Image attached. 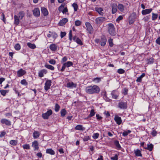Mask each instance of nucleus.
Instances as JSON below:
<instances>
[{
	"label": "nucleus",
	"instance_id": "obj_1",
	"mask_svg": "<svg viewBox=\"0 0 160 160\" xmlns=\"http://www.w3.org/2000/svg\"><path fill=\"white\" fill-rule=\"evenodd\" d=\"M108 31L109 33L112 36H115L116 35V32L113 24L110 23L108 24Z\"/></svg>",
	"mask_w": 160,
	"mask_h": 160
},
{
	"label": "nucleus",
	"instance_id": "obj_2",
	"mask_svg": "<svg viewBox=\"0 0 160 160\" xmlns=\"http://www.w3.org/2000/svg\"><path fill=\"white\" fill-rule=\"evenodd\" d=\"M73 65V63L72 62L70 61H68L67 62L64 63L63 64L62 68L59 70V71L62 72L65 70L66 68H69L72 66Z\"/></svg>",
	"mask_w": 160,
	"mask_h": 160
},
{
	"label": "nucleus",
	"instance_id": "obj_3",
	"mask_svg": "<svg viewBox=\"0 0 160 160\" xmlns=\"http://www.w3.org/2000/svg\"><path fill=\"white\" fill-rule=\"evenodd\" d=\"M85 25L88 32L90 34H92L93 32V29L91 24L88 22H87L85 23Z\"/></svg>",
	"mask_w": 160,
	"mask_h": 160
},
{
	"label": "nucleus",
	"instance_id": "obj_4",
	"mask_svg": "<svg viewBox=\"0 0 160 160\" xmlns=\"http://www.w3.org/2000/svg\"><path fill=\"white\" fill-rule=\"evenodd\" d=\"M52 110L49 109L46 112L42 113V117L44 119H47L52 114Z\"/></svg>",
	"mask_w": 160,
	"mask_h": 160
},
{
	"label": "nucleus",
	"instance_id": "obj_5",
	"mask_svg": "<svg viewBox=\"0 0 160 160\" xmlns=\"http://www.w3.org/2000/svg\"><path fill=\"white\" fill-rule=\"evenodd\" d=\"M127 103L126 102L121 101L118 104V107L121 109H125L127 108Z\"/></svg>",
	"mask_w": 160,
	"mask_h": 160
},
{
	"label": "nucleus",
	"instance_id": "obj_6",
	"mask_svg": "<svg viewBox=\"0 0 160 160\" xmlns=\"http://www.w3.org/2000/svg\"><path fill=\"white\" fill-rule=\"evenodd\" d=\"M26 73L25 70L22 68L20 69L17 72V75L18 77H21L25 75Z\"/></svg>",
	"mask_w": 160,
	"mask_h": 160
},
{
	"label": "nucleus",
	"instance_id": "obj_7",
	"mask_svg": "<svg viewBox=\"0 0 160 160\" xmlns=\"http://www.w3.org/2000/svg\"><path fill=\"white\" fill-rule=\"evenodd\" d=\"M105 18L104 17H98L96 18L95 21L97 24H100L102 23L105 21Z\"/></svg>",
	"mask_w": 160,
	"mask_h": 160
},
{
	"label": "nucleus",
	"instance_id": "obj_8",
	"mask_svg": "<svg viewBox=\"0 0 160 160\" xmlns=\"http://www.w3.org/2000/svg\"><path fill=\"white\" fill-rule=\"evenodd\" d=\"M52 81L51 80H48L45 82L44 86L45 90H48L49 89L51 85Z\"/></svg>",
	"mask_w": 160,
	"mask_h": 160
},
{
	"label": "nucleus",
	"instance_id": "obj_9",
	"mask_svg": "<svg viewBox=\"0 0 160 160\" xmlns=\"http://www.w3.org/2000/svg\"><path fill=\"white\" fill-rule=\"evenodd\" d=\"M49 32L51 33V34H48L47 35V37L48 38L52 37L55 40L57 38L58 35L55 32L49 31Z\"/></svg>",
	"mask_w": 160,
	"mask_h": 160
},
{
	"label": "nucleus",
	"instance_id": "obj_10",
	"mask_svg": "<svg viewBox=\"0 0 160 160\" xmlns=\"http://www.w3.org/2000/svg\"><path fill=\"white\" fill-rule=\"evenodd\" d=\"M95 10L100 15L102 16L103 15V9L102 8L100 7H96L95 8Z\"/></svg>",
	"mask_w": 160,
	"mask_h": 160
},
{
	"label": "nucleus",
	"instance_id": "obj_11",
	"mask_svg": "<svg viewBox=\"0 0 160 160\" xmlns=\"http://www.w3.org/2000/svg\"><path fill=\"white\" fill-rule=\"evenodd\" d=\"M111 6L112 9V12L113 14L116 13L117 11V5L116 4L113 3L111 5Z\"/></svg>",
	"mask_w": 160,
	"mask_h": 160
},
{
	"label": "nucleus",
	"instance_id": "obj_12",
	"mask_svg": "<svg viewBox=\"0 0 160 160\" xmlns=\"http://www.w3.org/2000/svg\"><path fill=\"white\" fill-rule=\"evenodd\" d=\"M38 143L37 141H35L32 142V146L34 148V150H38Z\"/></svg>",
	"mask_w": 160,
	"mask_h": 160
},
{
	"label": "nucleus",
	"instance_id": "obj_13",
	"mask_svg": "<svg viewBox=\"0 0 160 160\" xmlns=\"http://www.w3.org/2000/svg\"><path fill=\"white\" fill-rule=\"evenodd\" d=\"M68 19L67 18H64L59 21L58 24L60 26H62L65 25V24L68 22Z\"/></svg>",
	"mask_w": 160,
	"mask_h": 160
},
{
	"label": "nucleus",
	"instance_id": "obj_14",
	"mask_svg": "<svg viewBox=\"0 0 160 160\" xmlns=\"http://www.w3.org/2000/svg\"><path fill=\"white\" fill-rule=\"evenodd\" d=\"M47 72V70L45 69H42L38 72V75L39 77L42 78L44 76V74H46Z\"/></svg>",
	"mask_w": 160,
	"mask_h": 160
},
{
	"label": "nucleus",
	"instance_id": "obj_15",
	"mask_svg": "<svg viewBox=\"0 0 160 160\" xmlns=\"http://www.w3.org/2000/svg\"><path fill=\"white\" fill-rule=\"evenodd\" d=\"M114 119L115 121L116 122L117 124L118 125H120L122 122V120L121 118L117 115H115V116Z\"/></svg>",
	"mask_w": 160,
	"mask_h": 160
},
{
	"label": "nucleus",
	"instance_id": "obj_16",
	"mask_svg": "<svg viewBox=\"0 0 160 160\" xmlns=\"http://www.w3.org/2000/svg\"><path fill=\"white\" fill-rule=\"evenodd\" d=\"M73 40L74 41L76 42L78 44L80 45H82L83 43L81 40L78 38L76 36H74L73 37Z\"/></svg>",
	"mask_w": 160,
	"mask_h": 160
},
{
	"label": "nucleus",
	"instance_id": "obj_17",
	"mask_svg": "<svg viewBox=\"0 0 160 160\" xmlns=\"http://www.w3.org/2000/svg\"><path fill=\"white\" fill-rule=\"evenodd\" d=\"M77 86L76 83H74L72 82H69L67 83V87L68 88H76Z\"/></svg>",
	"mask_w": 160,
	"mask_h": 160
},
{
	"label": "nucleus",
	"instance_id": "obj_18",
	"mask_svg": "<svg viewBox=\"0 0 160 160\" xmlns=\"http://www.w3.org/2000/svg\"><path fill=\"white\" fill-rule=\"evenodd\" d=\"M99 87L95 85L92 86H89L87 89V90H99Z\"/></svg>",
	"mask_w": 160,
	"mask_h": 160
},
{
	"label": "nucleus",
	"instance_id": "obj_19",
	"mask_svg": "<svg viewBox=\"0 0 160 160\" xmlns=\"http://www.w3.org/2000/svg\"><path fill=\"white\" fill-rule=\"evenodd\" d=\"M152 8L146 9L142 11V13L143 15H145L149 14L152 11Z\"/></svg>",
	"mask_w": 160,
	"mask_h": 160
},
{
	"label": "nucleus",
	"instance_id": "obj_20",
	"mask_svg": "<svg viewBox=\"0 0 160 160\" xmlns=\"http://www.w3.org/2000/svg\"><path fill=\"white\" fill-rule=\"evenodd\" d=\"M41 11L42 13L44 16H47L48 14V12L47 9L44 7L41 8Z\"/></svg>",
	"mask_w": 160,
	"mask_h": 160
},
{
	"label": "nucleus",
	"instance_id": "obj_21",
	"mask_svg": "<svg viewBox=\"0 0 160 160\" xmlns=\"http://www.w3.org/2000/svg\"><path fill=\"white\" fill-rule=\"evenodd\" d=\"M1 122L2 124H5L7 125H10L11 124V122L6 119H2L1 121Z\"/></svg>",
	"mask_w": 160,
	"mask_h": 160
},
{
	"label": "nucleus",
	"instance_id": "obj_22",
	"mask_svg": "<svg viewBox=\"0 0 160 160\" xmlns=\"http://www.w3.org/2000/svg\"><path fill=\"white\" fill-rule=\"evenodd\" d=\"M33 14L35 16H38L40 15L39 9L37 8H35L33 10Z\"/></svg>",
	"mask_w": 160,
	"mask_h": 160
},
{
	"label": "nucleus",
	"instance_id": "obj_23",
	"mask_svg": "<svg viewBox=\"0 0 160 160\" xmlns=\"http://www.w3.org/2000/svg\"><path fill=\"white\" fill-rule=\"evenodd\" d=\"M14 24L17 25H18L20 22V19L17 15H15L14 17Z\"/></svg>",
	"mask_w": 160,
	"mask_h": 160
},
{
	"label": "nucleus",
	"instance_id": "obj_24",
	"mask_svg": "<svg viewBox=\"0 0 160 160\" xmlns=\"http://www.w3.org/2000/svg\"><path fill=\"white\" fill-rule=\"evenodd\" d=\"M134 154L137 157H142L141 152L138 149H137L134 150Z\"/></svg>",
	"mask_w": 160,
	"mask_h": 160
},
{
	"label": "nucleus",
	"instance_id": "obj_25",
	"mask_svg": "<svg viewBox=\"0 0 160 160\" xmlns=\"http://www.w3.org/2000/svg\"><path fill=\"white\" fill-rule=\"evenodd\" d=\"M57 48V45L55 44H52L49 46L50 49L52 51H55Z\"/></svg>",
	"mask_w": 160,
	"mask_h": 160
},
{
	"label": "nucleus",
	"instance_id": "obj_26",
	"mask_svg": "<svg viewBox=\"0 0 160 160\" xmlns=\"http://www.w3.org/2000/svg\"><path fill=\"white\" fill-rule=\"evenodd\" d=\"M153 148V145L152 144H148L147 145V147H144V148L150 151H151Z\"/></svg>",
	"mask_w": 160,
	"mask_h": 160
},
{
	"label": "nucleus",
	"instance_id": "obj_27",
	"mask_svg": "<svg viewBox=\"0 0 160 160\" xmlns=\"http://www.w3.org/2000/svg\"><path fill=\"white\" fill-rule=\"evenodd\" d=\"M145 76V73H142L141 76L137 78L136 80V82H141L142 81V78L144 77Z\"/></svg>",
	"mask_w": 160,
	"mask_h": 160
},
{
	"label": "nucleus",
	"instance_id": "obj_28",
	"mask_svg": "<svg viewBox=\"0 0 160 160\" xmlns=\"http://www.w3.org/2000/svg\"><path fill=\"white\" fill-rule=\"evenodd\" d=\"M20 19H22L25 16V13L23 11L19 12L17 15Z\"/></svg>",
	"mask_w": 160,
	"mask_h": 160
},
{
	"label": "nucleus",
	"instance_id": "obj_29",
	"mask_svg": "<svg viewBox=\"0 0 160 160\" xmlns=\"http://www.w3.org/2000/svg\"><path fill=\"white\" fill-rule=\"evenodd\" d=\"M114 143L117 149H120L121 148V145L118 141L115 140L114 141Z\"/></svg>",
	"mask_w": 160,
	"mask_h": 160
},
{
	"label": "nucleus",
	"instance_id": "obj_30",
	"mask_svg": "<svg viewBox=\"0 0 160 160\" xmlns=\"http://www.w3.org/2000/svg\"><path fill=\"white\" fill-rule=\"evenodd\" d=\"M46 152L51 155H53L55 154V152L51 148L47 149L46 150Z\"/></svg>",
	"mask_w": 160,
	"mask_h": 160
},
{
	"label": "nucleus",
	"instance_id": "obj_31",
	"mask_svg": "<svg viewBox=\"0 0 160 160\" xmlns=\"http://www.w3.org/2000/svg\"><path fill=\"white\" fill-rule=\"evenodd\" d=\"M75 129L76 130H83L85 128L82 125H78L75 127Z\"/></svg>",
	"mask_w": 160,
	"mask_h": 160
},
{
	"label": "nucleus",
	"instance_id": "obj_32",
	"mask_svg": "<svg viewBox=\"0 0 160 160\" xmlns=\"http://www.w3.org/2000/svg\"><path fill=\"white\" fill-rule=\"evenodd\" d=\"M40 135V133L38 131H35L33 133V136L35 139L38 138Z\"/></svg>",
	"mask_w": 160,
	"mask_h": 160
},
{
	"label": "nucleus",
	"instance_id": "obj_33",
	"mask_svg": "<svg viewBox=\"0 0 160 160\" xmlns=\"http://www.w3.org/2000/svg\"><path fill=\"white\" fill-rule=\"evenodd\" d=\"M101 80V78L97 77L93 79L92 80V81L95 82V83H98Z\"/></svg>",
	"mask_w": 160,
	"mask_h": 160
},
{
	"label": "nucleus",
	"instance_id": "obj_34",
	"mask_svg": "<svg viewBox=\"0 0 160 160\" xmlns=\"http://www.w3.org/2000/svg\"><path fill=\"white\" fill-rule=\"evenodd\" d=\"M28 46L30 48L34 49L36 48V46L34 44H32L30 42L27 43Z\"/></svg>",
	"mask_w": 160,
	"mask_h": 160
},
{
	"label": "nucleus",
	"instance_id": "obj_35",
	"mask_svg": "<svg viewBox=\"0 0 160 160\" xmlns=\"http://www.w3.org/2000/svg\"><path fill=\"white\" fill-rule=\"evenodd\" d=\"M45 67L46 68L51 70H54V68L53 66L48 64H46L45 65Z\"/></svg>",
	"mask_w": 160,
	"mask_h": 160
},
{
	"label": "nucleus",
	"instance_id": "obj_36",
	"mask_svg": "<svg viewBox=\"0 0 160 160\" xmlns=\"http://www.w3.org/2000/svg\"><path fill=\"white\" fill-rule=\"evenodd\" d=\"M118 9L121 12H123L124 11V6L122 4H119L117 6Z\"/></svg>",
	"mask_w": 160,
	"mask_h": 160
},
{
	"label": "nucleus",
	"instance_id": "obj_37",
	"mask_svg": "<svg viewBox=\"0 0 160 160\" xmlns=\"http://www.w3.org/2000/svg\"><path fill=\"white\" fill-rule=\"evenodd\" d=\"M107 39L105 38H102V41L101 42V45L102 46H104L106 43Z\"/></svg>",
	"mask_w": 160,
	"mask_h": 160
},
{
	"label": "nucleus",
	"instance_id": "obj_38",
	"mask_svg": "<svg viewBox=\"0 0 160 160\" xmlns=\"http://www.w3.org/2000/svg\"><path fill=\"white\" fill-rule=\"evenodd\" d=\"M67 113V111L65 109H62L60 111L61 116L64 117L65 116Z\"/></svg>",
	"mask_w": 160,
	"mask_h": 160
},
{
	"label": "nucleus",
	"instance_id": "obj_39",
	"mask_svg": "<svg viewBox=\"0 0 160 160\" xmlns=\"http://www.w3.org/2000/svg\"><path fill=\"white\" fill-rule=\"evenodd\" d=\"M10 144L13 146L16 145L18 143V141L16 140H11L9 142Z\"/></svg>",
	"mask_w": 160,
	"mask_h": 160
},
{
	"label": "nucleus",
	"instance_id": "obj_40",
	"mask_svg": "<svg viewBox=\"0 0 160 160\" xmlns=\"http://www.w3.org/2000/svg\"><path fill=\"white\" fill-rule=\"evenodd\" d=\"M99 91H86L87 93L89 94L93 93H97L99 92Z\"/></svg>",
	"mask_w": 160,
	"mask_h": 160
},
{
	"label": "nucleus",
	"instance_id": "obj_41",
	"mask_svg": "<svg viewBox=\"0 0 160 160\" xmlns=\"http://www.w3.org/2000/svg\"><path fill=\"white\" fill-rule=\"evenodd\" d=\"M22 147L24 149L29 150L30 149V146L29 144H24L22 146Z\"/></svg>",
	"mask_w": 160,
	"mask_h": 160
},
{
	"label": "nucleus",
	"instance_id": "obj_42",
	"mask_svg": "<svg viewBox=\"0 0 160 160\" xmlns=\"http://www.w3.org/2000/svg\"><path fill=\"white\" fill-rule=\"evenodd\" d=\"M131 132L130 130H128L127 131H124L122 133V135L124 136H126L128 135V134L131 133Z\"/></svg>",
	"mask_w": 160,
	"mask_h": 160
},
{
	"label": "nucleus",
	"instance_id": "obj_43",
	"mask_svg": "<svg viewBox=\"0 0 160 160\" xmlns=\"http://www.w3.org/2000/svg\"><path fill=\"white\" fill-rule=\"evenodd\" d=\"M95 114V112L93 109H92L90 111V114L88 116V118L92 117L94 116Z\"/></svg>",
	"mask_w": 160,
	"mask_h": 160
},
{
	"label": "nucleus",
	"instance_id": "obj_44",
	"mask_svg": "<svg viewBox=\"0 0 160 160\" xmlns=\"http://www.w3.org/2000/svg\"><path fill=\"white\" fill-rule=\"evenodd\" d=\"M62 12L63 14H66L68 15L69 14V13L68 12V9L67 7H66L64 8L63 11H62Z\"/></svg>",
	"mask_w": 160,
	"mask_h": 160
},
{
	"label": "nucleus",
	"instance_id": "obj_45",
	"mask_svg": "<svg viewBox=\"0 0 160 160\" xmlns=\"http://www.w3.org/2000/svg\"><path fill=\"white\" fill-rule=\"evenodd\" d=\"M23 85L26 86L28 85V83L25 79L22 80L20 82Z\"/></svg>",
	"mask_w": 160,
	"mask_h": 160
},
{
	"label": "nucleus",
	"instance_id": "obj_46",
	"mask_svg": "<svg viewBox=\"0 0 160 160\" xmlns=\"http://www.w3.org/2000/svg\"><path fill=\"white\" fill-rule=\"evenodd\" d=\"M72 6L74 8V11H77L78 8L77 4L76 3H73L72 5Z\"/></svg>",
	"mask_w": 160,
	"mask_h": 160
},
{
	"label": "nucleus",
	"instance_id": "obj_47",
	"mask_svg": "<svg viewBox=\"0 0 160 160\" xmlns=\"http://www.w3.org/2000/svg\"><path fill=\"white\" fill-rule=\"evenodd\" d=\"M82 23V22L80 20H77L75 21V25L76 26H80Z\"/></svg>",
	"mask_w": 160,
	"mask_h": 160
},
{
	"label": "nucleus",
	"instance_id": "obj_48",
	"mask_svg": "<svg viewBox=\"0 0 160 160\" xmlns=\"http://www.w3.org/2000/svg\"><path fill=\"white\" fill-rule=\"evenodd\" d=\"M152 20H156L157 18L158 17V14H155L154 13H152Z\"/></svg>",
	"mask_w": 160,
	"mask_h": 160
},
{
	"label": "nucleus",
	"instance_id": "obj_49",
	"mask_svg": "<svg viewBox=\"0 0 160 160\" xmlns=\"http://www.w3.org/2000/svg\"><path fill=\"white\" fill-rule=\"evenodd\" d=\"M60 108V106L57 103L56 104L55 107V111L56 112H58Z\"/></svg>",
	"mask_w": 160,
	"mask_h": 160
},
{
	"label": "nucleus",
	"instance_id": "obj_50",
	"mask_svg": "<svg viewBox=\"0 0 160 160\" xmlns=\"http://www.w3.org/2000/svg\"><path fill=\"white\" fill-rule=\"evenodd\" d=\"M14 48L16 50L18 51L20 50L21 48V46L19 44L17 43L15 45Z\"/></svg>",
	"mask_w": 160,
	"mask_h": 160
},
{
	"label": "nucleus",
	"instance_id": "obj_51",
	"mask_svg": "<svg viewBox=\"0 0 160 160\" xmlns=\"http://www.w3.org/2000/svg\"><path fill=\"white\" fill-rule=\"evenodd\" d=\"M125 72V70L122 68L118 69L117 70L118 73L120 74H123Z\"/></svg>",
	"mask_w": 160,
	"mask_h": 160
},
{
	"label": "nucleus",
	"instance_id": "obj_52",
	"mask_svg": "<svg viewBox=\"0 0 160 160\" xmlns=\"http://www.w3.org/2000/svg\"><path fill=\"white\" fill-rule=\"evenodd\" d=\"M64 8V5L62 4H61L58 8V10L59 12H62Z\"/></svg>",
	"mask_w": 160,
	"mask_h": 160
},
{
	"label": "nucleus",
	"instance_id": "obj_53",
	"mask_svg": "<svg viewBox=\"0 0 160 160\" xmlns=\"http://www.w3.org/2000/svg\"><path fill=\"white\" fill-rule=\"evenodd\" d=\"M67 58L66 56L64 57L61 60V62L62 63H63L66 62H65L67 60Z\"/></svg>",
	"mask_w": 160,
	"mask_h": 160
},
{
	"label": "nucleus",
	"instance_id": "obj_54",
	"mask_svg": "<svg viewBox=\"0 0 160 160\" xmlns=\"http://www.w3.org/2000/svg\"><path fill=\"white\" fill-rule=\"evenodd\" d=\"M111 94L112 95V98H114L115 99H117V98L118 97V95L115 94L114 92V91H113L111 93Z\"/></svg>",
	"mask_w": 160,
	"mask_h": 160
},
{
	"label": "nucleus",
	"instance_id": "obj_55",
	"mask_svg": "<svg viewBox=\"0 0 160 160\" xmlns=\"http://www.w3.org/2000/svg\"><path fill=\"white\" fill-rule=\"evenodd\" d=\"M99 134L98 133H94L92 136V138L94 139L98 138L99 137Z\"/></svg>",
	"mask_w": 160,
	"mask_h": 160
},
{
	"label": "nucleus",
	"instance_id": "obj_56",
	"mask_svg": "<svg viewBox=\"0 0 160 160\" xmlns=\"http://www.w3.org/2000/svg\"><path fill=\"white\" fill-rule=\"evenodd\" d=\"M69 39L70 41H72V30H70L69 33Z\"/></svg>",
	"mask_w": 160,
	"mask_h": 160
},
{
	"label": "nucleus",
	"instance_id": "obj_57",
	"mask_svg": "<svg viewBox=\"0 0 160 160\" xmlns=\"http://www.w3.org/2000/svg\"><path fill=\"white\" fill-rule=\"evenodd\" d=\"M49 62L50 64H52V65H55L56 63L55 60L52 59L50 60L49 61Z\"/></svg>",
	"mask_w": 160,
	"mask_h": 160
},
{
	"label": "nucleus",
	"instance_id": "obj_58",
	"mask_svg": "<svg viewBox=\"0 0 160 160\" xmlns=\"http://www.w3.org/2000/svg\"><path fill=\"white\" fill-rule=\"evenodd\" d=\"M66 33L65 32H61L60 33V37L61 38H62L66 35Z\"/></svg>",
	"mask_w": 160,
	"mask_h": 160
},
{
	"label": "nucleus",
	"instance_id": "obj_59",
	"mask_svg": "<svg viewBox=\"0 0 160 160\" xmlns=\"http://www.w3.org/2000/svg\"><path fill=\"white\" fill-rule=\"evenodd\" d=\"M151 134L153 136H155L157 134V132L155 130H153L151 132Z\"/></svg>",
	"mask_w": 160,
	"mask_h": 160
},
{
	"label": "nucleus",
	"instance_id": "obj_60",
	"mask_svg": "<svg viewBox=\"0 0 160 160\" xmlns=\"http://www.w3.org/2000/svg\"><path fill=\"white\" fill-rule=\"evenodd\" d=\"M111 159L113 160H118V155L117 154H115L114 157H112L111 158Z\"/></svg>",
	"mask_w": 160,
	"mask_h": 160
},
{
	"label": "nucleus",
	"instance_id": "obj_61",
	"mask_svg": "<svg viewBox=\"0 0 160 160\" xmlns=\"http://www.w3.org/2000/svg\"><path fill=\"white\" fill-rule=\"evenodd\" d=\"M108 42L109 43L110 46L112 47L113 46L112 39V38H110L108 40Z\"/></svg>",
	"mask_w": 160,
	"mask_h": 160
},
{
	"label": "nucleus",
	"instance_id": "obj_62",
	"mask_svg": "<svg viewBox=\"0 0 160 160\" xmlns=\"http://www.w3.org/2000/svg\"><path fill=\"white\" fill-rule=\"evenodd\" d=\"M123 19V17L121 16H119L117 19L116 21L118 22L120 21Z\"/></svg>",
	"mask_w": 160,
	"mask_h": 160
},
{
	"label": "nucleus",
	"instance_id": "obj_63",
	"mask_svg": "<svg viewBox=\"0 0 160 160\" xmlns=\"http://www.w3.org/2000/svg\"><path fill=\"white\" fill-rule=\"evenodd\" d=\"M156 42L157 44L160 45V36L156 40Z\"/></svg>",
	"mask_w": 160,
	"mask_h": 160
},
{
	"label": "nucleus",
	"instance_id": "obj_64",
	"mask_svg": "<svg viewBox=\"0 0 160 160\" xmlns=\"http://www.w3.org/2000/svg\"><path fill=\"white\" fill-rule=\"evenodd\" d=\"M90 139V138L88 136L85 137L83 138L84 141H87Z\"/></svg>",
	"mask_w": 160,
	"mask_h": 160
}]
</instances>
